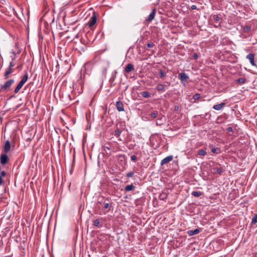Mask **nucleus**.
I'll return each mask as SVG.
<instances>
[{
	"instance_id": "nucleus-1",
	"label": "nucleus",
	"mask_w": 257,
	"mask_h": 257,
	"mask_svg": "<svg viewBox=\"0 0 257 257\" xmlns=\"http://www.w3.org/2000/svg\"><path fill=\"white\" fill-rule=\"evenodd\" d=\"M110 202L111 200L108 197L99 196L97 199V205L99 208L101 206H103L102 211L103 214H105L111 210Z\"/></svg>"
},
{
	"instance_id": "nucleus-2",
	"label": "nucleus",
	"mask_w": 257,
	"mask_h": 257,
	"mask_svg": "<svg viewBox=\"0 0 257 257\" xmlns=\"http://www.w3.org/2000/svg\"><path fill=\"white\" fill-rule=\"evenodd\" d=\"M21 53V50L18 48V46L17 44L15 45V50H13L11 53L12 54V55L11 56V58L12 60L14 61L17 58V55Z\"/></svg>"
},
{
	"instance_id": "nucleus-3",
	"label": "nucleus",
	"mask_w": 257,
	"mask_h": 257,
	"mask_svg": "<svg viewBox=\"0 0 257 257\" xmlns=\"http://www.w3.org/2000/svg\"><path fill=\"white\" fill-rule=\"evenodd\" d=\"M14 82V79H11L7 81L4 85H2L1 88L3 90H8Z\"/></svg>"
},
{
	"instance_id": "nucleus-4",
	"label": "nucleus",
	"mask_w": 257,
	"mask_h": 257,
	"mask_svg": "<svg viewBox=\"0 0 257 257\" xmlns=\"http://www.w3.org/2000/svg\"><path fill=\"white\" fill-rule=\"evenodd\" d=\"M254 58H255V55L253 53H249L246 57V58L249 61L250 64L253 66H255L256 65V63H255V61L254 60Z\"/></svg>"
},
{
	"instance_id": "nucleus-5",
	"label": "nucleus",
	"mask_w": 257,
	"mask_h": 257,
	"mask_svg": "<svg viewBox=\"0 0 257 257\" xmlns=\"http://www.w3.org/2000/svg\"><path fill=\"white\" fill-rule=\"evenodd\" d=\"M178 78L181 80V82L183 83L189 78V76L185 72H181L179 74Z\"/></svg>"
},
{
	"instance_id": "nucleus-6",
	"label": "nucleus",
	"mask_w": 257,
	"mask_h": 257,
	"mask_svg": "<svg viewBox=\"0 0 257 257\" xmlns=\"http://www.w3.org/2000/svg\"><path fill=\"white\" fill-rule=\"evenodd\" d=\"M156 13V10L155 9H153L148 17L146 19V21L149 23L152 22L155 18Z\"/></svg>"
},
{
	"instance_id": "nucleus-7",
	"label": "nucleus",
	"mask_w": 257,
	"mask_h": 257,
	"mask_svg": "<svg viewBox=\"0 0 257 257\" xmlns=\"http://www.w3.org/2000/svg\"><path fill=\"white\" fill-rule=\"evenodd\" d=\"M8 160L9 158L6 154H1V155L0 156V162L1 164L5 165L7 163Z\"/></svg>"
},
{
	"instance_id": "nucleus-8",
	"label": "nucleus",
	"mask_w": 257,
	"mask_h": 257,
	"mask_svg": "<svg viewBox=\"0 0 257 257\" xmlns=\"http://www.w3.org/2000/svg\"><path fill=\"white\" fill-rule=\"evenodd\" d=\"M97 21V18L95 15H93L90 19L88 22V25L89 27H92L96 23Z\"/></svg>"
},
{
	"instance_id": "nucleus-9",
	"label": "nucleus",
	"mask_w": 257,
	"mask_h": 257,
	"mask_svg": "<svg viewBox=\"0 0 257 257\" xmlns=\"http://www.w3.org/2000/svg\"><path fill=\"white\" fill-rule=\"evenodd\" d=\"M11 143L9 140L6 141L3 148V151L6 154L8 153L11 150Z\"/></svg>"
},
{
	"instance_id": "nucleus-10",
	"label": "nucleus",
	"mask_w": 257,
	"mask_h": 257,
	"mask_svg": "<svg viewBox=\"0 0 257 257\" xmlns=\"http://www.w3.org/2000/svg\"><path fill=\"white\" fill-rule=\"evenodd\" d=\"M173 159V157L172 155L167 156V157H166L164 159H163V160H162V161L161 162V165L163 166L164 164H166L171 162V161H172Z\"/></svg>"
},
{
	"instance_id": "nucleus-11",
	"label": "nucleus",
	"mask_w": 257,
	"mask_h": 257,
	"mask_svg": "<svg viewBox=\"0 0 257 257\" xmlns=\"http://www.w3.org/2000/svg\"><path fill=\"white\" fill-rule=\"evenodd\" d=\"M115 106L119 111H122L124 110V105L122 102L120 101L116 102Z\"/></svg>"
},
{
	"instance_id": "nucleus-12",
	"label": "nucleus",
	"mask_w": 257,
	"mask_h": 257,
	"mask_svg": "<svg viewBox=\"0 0 257 257\" xmlns=\"http://www.w3.org/2000/svg\"><path fill=\"white\" fill-rule=\"evenodd\" d=\"M225 105V103L222 102L219 104H215L213 106V108L216 110H221Z\"/></svg>"
},
{
	"instance_id": "nucleus-13",
	"label": "nucleus",
	"mask_w": 257,
	"mask_h": 257,
	"mask_svg": "<svg viewBox=\"0 0 257 257\" xmlns=\"http://www.w3.org/2000/svg\"><path fill=\"white\" fill-rule=\"evenodd\" d=\"M200 232V229L199 228L195 229V230H190L187 231V233L189 236H193L194 235L198 234Z\"/></svg>"
},
{
	"instance_id": "nucleus-14",
	"label": "nucleus",
	"mask_w": 257,
	"mask_h": 257,
	"mask_svg": "<svg viewBox=\"0 0 257 257\" xmlns=\"http://www.w3.org/2000/svg\"><path fill=\"white\" fill-rule=\"evenodd\" d=\"M134 69V66L133 64L129 63L128 64L125 68V71L127 73H129L133 71Z\"/></svg>"
},
{
	"instance_id": "nucleus-15",
	"label": "nucleus",
	"mask_w": 257,
	"mask_h": 257,
	"mask_svg": "<svg viewBox=\"0 0 257 257\" xmlns=\"http://www.w3.org/2000/svg\"><path fill=\"white\" fill-rule=\"evenodd\" d=\"M166 86L163 84H159L157 86V89L158 91H161L162 92L166 91Z\"/></svg>"
},
{
	"instance_id": "nucleus-16",
	"label": "nucleus",
	"mask_w": 257,
	"mask_h": 257,
	"mask_svg": "<svg viewBox=\"0 0 257 257\" xmlns=\"http://www.w3.org/2000/svg\"><path fill=\"white\" fill-rule=\"evenodd\" d=\"M13 72V69H10L9 68H8V69L6 70L5 74H4V77L5 79H7L9 77V75L11 74Z\"/></svg>"
},
{
	"instance_id": "nucleus-17",
	"label": "nucleus",
	"mask_w": 257,
	"mask_h": 257,
	"mask_svg": "<svg viewBox=\"0 0 257 257\" xmlns=\"http://www.w3.org/2000/svg\"><path fill=\"white\" fill-rule=\"evenodd\" d=\"M135 188V186L133 184L128 185L125 186V191L126 192L131 191L134 190Z\"/></svg>"
},
{
	"instance_id": "nucleus-18",
	"label": "nucleus",
	"mask_w": 257,
	"mask_h": 257,
	"mask_svg": "<svg viewBox=\"0 0 257 257\" xmlns=\"http://www.w3.org/2000/svg\"><path fill=\"white\" fill-rule=\"evenodd\" d=\"M28 74L27 72H25V74L23 76V78L22 80L20 81V82L24 84L25 82L28 80Z\"/></svg>"
},
{
	"instance_id": "nucleus-19",
	"label": "nucleus",
	"mask_w": 257,
	"mask_h": 257,
	"mask_svg": "<svg viewBox=\"0 0 257 257\" xmlns=\"http://www.w3.org/2000/svg\"><path fill=\"white\" fill-rule=\"evenodd\" d=\"M23 84L21 82H20L19 83V84H18V85L17 86V87H16V88L15 89V90H14V92L15 93H17L19 90L21 89V88L22 87V86H23Z\"/></svg>"
},
{
	"instance_id": "nucleus-20",
	"label": "nucleus",
	"mask_w": 257,
	"mask_h": 257,
	"mask_svg": "<svg viewBox=\"0 0 257 257\" xmlns=\"http://www.w3.org/2000/svg\"><path fill=\"white\" fill-rule=\"evenodd\" d=\"M246 79L245 78H239L236 80V82L240 84L245 83Z\"/></svg>"
},
{
	"instance_id": "nucleus-21",
	"label": "nucleus",
	"mask_w": 257,
	"mask_h": 257,
	"mask_svg": "<svg viewBox=\"0 0 257 257\" xmlns=\"http://www.w3.org/2000/svg\"><path fill=\"white\" fill-rule=\"evenodd\" d=\"M191 194L194 197H198L202 194V193L200 191H194L192 192Z\"/></svg>"
},
{
	"instance_id": "nucleus-22",
	"label": "nucleus",
	"mask_w": 257,
	"mask_h": 257,
	"mask_svg": "<svg viewBox=\"0 0 257 257\" xmlns=\"http://www.w3.org/2000/svg\"><path fill=\"white\" fill-rule=\"evenodd\" d=\"M159 198L162 200H165L167 198V194L165 193L162 192L159 195Z\"/></svg>"
},
{
	"instance_id": "nucleus-23",
	"label": "nucleus",
	"mask_w": 257,
	"mask_h": 257,
	"mask_svg": "<svg viewBox=\"0 0 257 257\" xmlns=\"http://www.w3.org/2000/svg\"><path fill=\"white\" fill-rule=\"evenodd\" d=\"M141 94L145 98H149L150 97V94L148 91H143L141 93Z\"/></svg>"
},
{
	"instance_id": "nucleus-24",
	"label": "nucleus",
	"mask_w": 257,
	"mask_h": 257,
	"mask_svg": "<svg viewBox=\"0 0 257 257\" xmlns=\"http://www.w3.org/2000/svg\"><path fill=\"white\" fill-rule=\"evenodd\" d=\"M213 170H215V168H213ZM216 173L219 175H221L222 173L224 171V170L223 169V168H216Z\"/></svg>"
},
{
	"instance_id": "nucleus-25",
	"label": "nucleus",
	"mask_w": 257,
	"mask_h": 257,
	"mask_svg": "<svg viewBox=\"0 0 257 257\" xmlns=\"http://www.w3.org/2000/svg\"><path fill=\"white\" fill-rule=\"evenodd\" d=\"M158 115V111H155L154 112H152L150 113V115L152 118H155L157 117Z\"/></svg>"
},
{
	"instance_id": "nucleus-26",
	"label": "nucleus",
	"mask_w": 257,
	"mask_h": 257,
	"mask_svg": "<svg viewBox=\"0 0 257 257\" xmlns=\"http://www.w3.org/2000/svg\"><path fill=\"white\" fill-rule=\"evenodd\" d=\"M100 224V221L98 219H96L93 221V225L96 226V227H99Z\"/></svg>"
},
{
	"instance_id": "nucleus-27",
	"label": "nucleus",
	"mask_w": 257,
	"mask_h": 257,
	"mask_svg": "<svg viewBox=\"0 0 257 257\" xmlns=\"http://www.w3.org/2000/svg\"><path fill=\"white\" fill-rule=\"evenodd\" d=\"M198 154L199 156H205L206 154V151L204 150H199L198 151Z\"/></svg>"
},
{
	"instance_id": "nucleus-28",
	"label": "nucleus",
	"mask_w": 257,
	"mask_h": 257,
	"mask_svg": "<svg viewBox=\"0 0 257 257\" xmlns=\"http://www.w3.org/2000/svg\"><path fill=\"white\" fill-rule=\"evenodd\" d=\"M256 223H257V213L253 216V218L251 219L252 224H255Z\"/></svg>"
},
{
	"instance_id": "nucleus-29",
	"label": "nucleus",
	"mask_w": 257,
	"mask_h": 257,
	"mask_svg": "<svg viewBox=\"0 0 257 257\" xmlns=\"http://www.w3.org/2000/svg\"><path fill=\"white\" fill-rule=\"evenodd\" d=\"M121 133V131L120 130L117 129L114 131V135L118 137L120 135Z\"/></svg>"
},
{
	"instance_id": "nucleus-30",
	"label": "nucleus",
	"mask_w": 257,
	"mask_h": 257,
	"mask_svg": "<svg viewBox=\"0 0 257 257\" xmlns=\"http://www.w3.org/2000/svg\"><path fill=\"white\" fill-rule=\"evenodd\" d=\"M250 30V27L248 26H245L243 28V30L244 32H248Z\"/></svg>"
},
{
	"instance_id": "nucleus-31",
	"label": "nucleus",
	"mask_w": 257,
	"mask_h": 257,
	"mask_svg": "<svg viewBox=\"0 0 257 257\" xmlns=\"http://www.w3.org/2000/svg\"><path fill=\"white\" fill-rule=\"evenodd\" d=\"M213 19L216 22H218L220 20V18L216 15H214L212 16Z\"/></svg>"
},
{
	"instance_id": "nucleus-32",
	"label": "nucleus",
	"mask_w": 257,
	"mask_h": 257,
	"mask_svg": "<svg viewBox=\"0 0 257 257\" xmlns=\"http://www.w3.org/2000/svg\"><path fill=\"white\" fill-rule=\"evenodd\" d=\"M166 76L165 73L164 72V71L161 70L159 71V76L160 78H163Z\"/></svg>"
},
{
	"instance_id": "nucleus-33",
	"label": "nucleus",
	"mask_w": 257,
	"mask_h": 257,
	"mask_svg": "<svg viewBox=\"0 0 257 257\" xmlns=\"http://www.w3.org/2000/svg\"><path fill=\"white\" fill-rule=\"evenodd\" d=\"M6 175V173L4 170H2L0 169V176L1 177H5Z\"/></svg>"
},
{
	"instance_id": "nucleus-34",
	"label": "nucleus",
	"mask_w": 257,
	"mask_h": 257,
	"mask_svg": "<svg viewBox=\"0 0 257 257\" xmlns=\"http://www.w3.org/2000/svg\"><path fill=\"white\" fill-rule=\"evenodd\" d=\"M15 65V63H14V61L12 60L11 62H10L9 66L8 68L10 69H13V67Z\"/></svg>"
},
{
	"instance_id": "nucleus-35",
	"label": "nucleus",
	"mask_w": 257,
	"mask_h": 257,
	"mask_svg": "<svg viewBox=\"0 0 257 257\" xmlns=\"http://www.w3.org/2000/svg\"><path fill=\"white\" fill-rule=\"evenodd\" d=\"M134 172H129L128 173H127L126 174V177H127V178H130V177H133V175H134Z\"/></svg>"
},
{
	"instance_id": "nucleus-36",
	"label": "nucleus",
	"mask_w": 257,
	"mask_h": 257,
	"mask_svg": "<svg viewBox=\"0 0 257 257\" xmlns=\"http://www.w3.org/2000/svg\"><path fill=\"white\" fill-rule=\"evenodd\" d=\"M131 158L132 161H134V162H135L137 159V156L135 155L132 156Z\"/></svg>"
},
{
	"instance_id": "nucleus-37",
	"label": "nucleus",
	"mask_w": 257,
	"mask_h": 257,
	"mask_svg": "<svg viewBox=\"0 0 257 257\" xmlns=\"http://www.w3.org/2000/svg\"><path fill=\"white\" fill-rule=\"evenodd\" d=\"M154 46H155L154 44H153L152 43L147 44V46L149 48H152Z\"/></svg>"
},
{
	"instance_id": "nucleus-38",
	"label": "nucleus",
	"mask_w": 257,
	"mask_h": 257,
	"mask_svg": "<svg viewBox=\"0 0 257 257\" xmlns=\"http://www.w3.org/2000/svg\"><path fill=\"white\" fill-rule=\"evenodd\" d=\"M226 130H227L228 133H230V132H232L233 131L232 127H227Z\"/></svg>"
},
{
	"instance_id": "nucleus-39",
	"label": "nucleus",
	"mask_w": 257,
	"mask_h": 257,
	"mask_svg": "<svg viewBox=\"0 0 257 257\" xmlns=\"http://www.w3.org/2000/svg\"><path fill=\"white\" fill-rule=\"evenodd\" d=\"M193 57L194 59H197L198 57L197 53H194Z\"/></svg>"
},
{
	"instance_id": "nucleus-40",
	"label": "nucleus",
	"mask_w": 257,
	"mask_h": 257,
	"mask_svg": "<svg viewBox=\"0 0 257 257\" xmlns=\"http://www.w3.org/2000/svg\"><path fill=\"white\" fill-rule=\"evenodd\" d=\"M191 10H196L197 9V7L195 5H192L191 6Z\"/></svg>"
},
{
	"instance_id": "nucleus-41",
	"label": "nucleus",
	"mask_w": 257,
	"mask_h": 257,
	"mask_svg": "<svg viewBox=\"0 0 257 257\" xmlns=\"http://www.w3.org/2000/svg\"><path fill=\"white\" fill-rule=\"evenodd\" d=\"M211 152L213 153H216V149L215 148H213L212 150H211Z\"/></svg>"
},
{
	"instance_id": "nucleus-42",
	"label": "nucleus",
	"mask_w": 257,
	"mask_h": 257,
	"mask_svg": "<svg viewBox=\"0 0 257 257\" xmlns=\"http://www.w3.org/2000/svg\"><path fill=\"white\" fill-rule=\"evenodd\" d=\"M3 184V178L0 176V185Z\"/></svg>"
},
{
	"instance_id": "nucleus-43",
	"label": "nucleus",
	"mask_w": 257,
	"mask_h": 257,
	"mask_svg": "<svg viewBox=\"0 0 257 257\" xmlns=\"http://www.w3.org/2000/svg\"><path fill=\"white\" fill-rule=\"evenodd\" d=\"M3 121V117L0 116V123L2 122Z\"/></svg>"
},
{
	"instance_id": "nucleus-44",
	"label": "nucleus",
	"mask_w": 257,
	"mask_h": 257,
	"mask_svg": "<svg viewBox=\"0 0 257 257\" xmlns=\"http://www.w3.org/2000/svg\"><path fill=\"white\" fill-rule=\"evenodd\" d=\"M198 96H199V94H196V95H195V98H198Z\"/></svg>"
},
{
	"instance_id": "nucleus-45",
	"label": "nucleus",
	"mask_w": 257,
	"mask_h": 257,
	"mask_svg": "<svg viewBox=\"0 0 257 257\" xmlns=\"http://www.w3.org/2000/svg\"><path fill=\"white\" fill-rule=\"evenodd\" d=\"M215 27H217V28H218L219 27V26H217V25H216V26H215Z\"/></svg>"
},
{
	"instance_id": "nucleus-46",
	"label": "nucleus",
	"mask_w": 257,
	"mask_h": 257,
	"mask_svg": "<svg viewBox=\"0 0 257 257\" xmlns=\"http://www.w3.org/2000/svg\"><path fill=\"white\" fill-rule=\"evenodd\" d=\"M215 27H217V28H218L219 27V26H217V25H216V26H215Z\"/></svg>"
}]
</instances>
